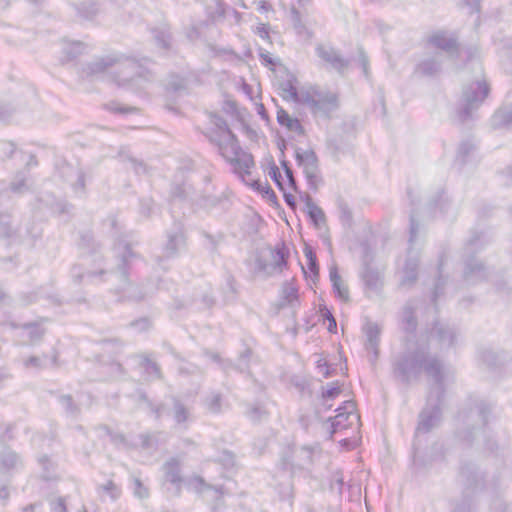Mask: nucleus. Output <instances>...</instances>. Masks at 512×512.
Returning a JSON list of instances; mask_svg holds the SVG:
<instances>
[{"instance_id": "obj_6", "label": "nucleus", "mask_w": 512, "mask_h": 512, "mask_svg": "<svg viewBox=\"0 0 512 512\" xmlns=\"http://www.w3.org/2000/svg\"><path fill=\"white\" fill-rule=\"evenodd\" d=\"M323 315L327 318V320L329 322L328 330L330 332H336L337 324H336V320L333 317L332 313L329 310H326Z\"/></svg>"}, {"instance_id": "obj_1", "label": "nucleus", "mask_w": 512, "mask_h": 512, "mask_svg": "<svg viewBox=\"0 0 512 512\" xmlns=\"http://www.w3.org/2000/svg\"><path fill=\"white\" fill-rule=\"evenodd\" d=\"M360 426V416L357 413L356 405L352 401H345L344 405L338 409L337 415L332 421V433H338L350 429L353 433H358Z\"/></svg>"}, {"instance_id": "obj_12", "label": "nucleus", "mask_w": 512, "mask_h": 512, "mask_svg": "<svg viewBox=\"0 0 512 512\" xmlns=\"http://www.w3.org/2000/svg\"><path fill=\"white\" fill-rule=\"evenodd\" d=\"M283 120H286V118H288V115L286 113L283 112Z\"/></svg>"}, {"instance_id": "obj_10", "label": "nucleus", "mask_w": 512, "mask_h": 512, "mask_svg": "<svg viewBox=\"0 0 512 512\" xmlns=\"http://www.w3.org/2000/svg\"><path fill=\"white\" fill-rule=\"evenodd\" d=\"M278 121L281 123V124H284V120H283V116L282 115H278Z\"/></svg>"}, {"instance_id": "obj_5", "label": "nucleus", "mask_w": 512, "mask_h": 512, "mask_svg": "<svg viewBox=\"0 0 512 512\" xmlns=\"http://www.w3.org/2000/svg\"><path fill=\"white\" fill-rule=\"evenodd\" d=\"M334 288L336 289L337 291V294L338 296L341 298V299H344V300H347L348 299V289L346 286H344L342 283H340L339 281H335L334 282Z\"/></svg>"}, {"instance_id": "obj_11", "label": "nucleus", "mask_w": 512, "mask_h": 512, "mask_svg": "<svg viewBox=\"0 0 512 512\" xmlns=\"http://www.w3.org/2000/svg\"><path fill=\"white\" fill-rule=\"evenodd\" d=\"M282 179H283V182H284V183H287V178H285V171H284V172H283V174H282Z\"/></svg>"}, {"instance_id": "obj_8", "label": "nucleus", "mask_w": 512, "mask_h": 512, "mask_svg": "<svg viewBox=\"0 0 512 512\" xmlns=\"http://www.w3.org/2000/svg\"><path fill=\"white\" fill-rule=\"evenodd\" d=\"M310 216L317 222L324 220V214L319 208H313L310 210Z\"/></svg>"}, {"instance_id": "obj_2", "label": "nucleus", "mask_w": 512, "mask_h": 512, "mask_svg": "<svg viewBox=\"0 0 512 512\" xmlns=\"http://www.w3.org/2000/svg\"><path fill=\"white\" fill-rule=\"evenodd\" d=\"M285 178H287V183L283 182L282 179V172L280 171L279 167L273 164L269 168V176L275 181L278 188L283 192L284 199L286 203L292 207L295 208L296 206V199L294 196V192H296V184L295 180L292 174V171L285 166Z\"/></svg>"}, {"instance_id": "obj_7", "label": "nucleus", "mask_w": 512, "mask_h": 512, "mask_svg": "<svg viewBox=\"0 0 512 512\" xmlns=\"http://www.w3.org/2000/svg\"><path fill=\"white\" fill-rule=\"evenodd\" d=\"M340 392H341V389L339 386H332L325 391L324 397H326V398L337 397L340 394Z\"/></svg>"}, {"instance_id": "obj_9", "label": "nucleus", "mask_w": 512, "mask_h": 512, "mask_svg": "<svg viewBox=\"0 0 512 512\" xmlns=\"http://www.w3.org/2000/svg\"><path fill=\"white\" fill-rule=\"evenodd\" d=\"M261 8L265 9V10H268L270 8V6L267 5L266 2H262Z\"/></svg>"}, {"instance_id": "obj_13", "label": "nucleus", "mask_w": 512, "mask_h": 512, "mask_svg": "<svg viewBox=\"0 0 512 512\" xmlns=\"http://www.w3.org/2000/svg\"><path fill=\"white\" fill-rule=\"evenodd\" d=\"M294 298H297L296 292L293 291Z\"/></svg>"}, {"instance_id": "obj_3", "label": "nucleus", "mask_w": 512, "mask_h": 512, "mask_svg": "<svg viewBox=\"0 0 512 512\" xmlns=\"http://www.w3.org/2000/svg\"><path fill=\"white\" fill-rule=\"evenodd\" d=\"M303 252H304V256L307 261V267H308L310 273L312 275H317L319 268H318L317 258H316L314 251L312 250V248L310 246H305Z\"/></svg>"}, {"instance_id": "obj_4", "label": "nucleus", "mask_w": 512, "mask_h": 512, "mask_svg": "<svg viewBox=\"0 0 512 512\" xmlns=\"http://www.w3.org/2000/svg\"><path fill=\"white\" fill-rule=\"evenodd\" d=\"M253 166L254 162L251 158H247L243 162L235 161L234 171L244 179L246 175H250Z\"/></svg>"}]
</instances>
